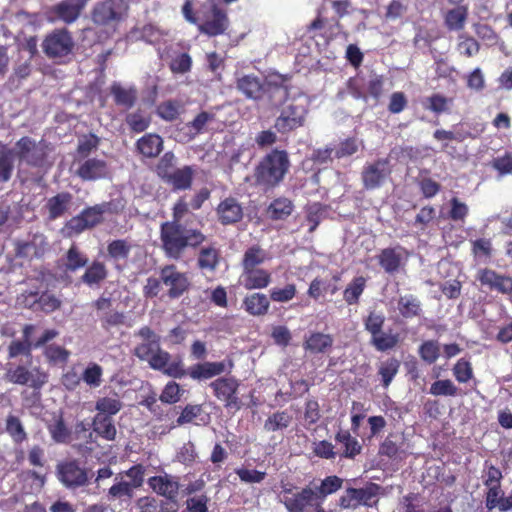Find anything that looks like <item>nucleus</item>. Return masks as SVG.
Masks as SVG:
<instances>
[{"label": "nucleus", "mask_w": 512, "mask_h": 512, "mask_svg": "<svg viewBox=\"0 0 512 512\" xmlns=\"http://www.w3.org/2000/svg\"><path fill=\"white\" fill-rule=\"evenodd\" d=\"M205 239L200 230L183 224L163 222L160 226L161 249L168 259L180 260L188 248H197Z\"/></svg>", "instance_id": "obj_1"}, {"label": "nucleus", "mask_w": 512, "mask_h": 512, "mask_svg": "<svg viewBox=\"0 0 512 512\" xmlns=\"http://www.w3.org/2000/svg\"><path fill=\"white\" fill-rule=\"evenodd\" d=\"M182 13L187 21L199 26V29L210 36L222 34L224 31V12L217 0H206L196 12L190 0H187Z\"/></svg>", "instance_id": "obj_2"}, {"label": "nucleus", "mask_w": 512, "mask_h": 512, "mask_svg": "<svg viewBox=\"0 0 512 512\" xmlns=\"http://www.w3.org/2000/svg\"><path fill=\"white\" fill-rule=\"evenodd\" d=\"M289 168L288 153L285 150L273 149L255 167V183L268 189L274 188L283 181Z\"/></svg>", "instance_id": "obj_3"}, {"label": "nucleus", "mask_w": 512, "mask_h": 512, "mask_svg": "<svg viewBox=\"0 0 512 512\" xmlns=\"http://www.w3.org/2000/svg\"><path fill=\"white\" fill-rule=\"evenodd\" d=\"M144 475L145 467L142 464L133 465L128 470L117 474L114 484L108 489V501L130 502L134 497L135 489L143 485Z\"/></svg>", "instance_id": "obj_4"}, {"label": "nucleus", "mask_w": 512, "mask_h": 512, "mask_svg": "<svg viewBox=\"0 0 512 512\" xmlns=\"http://www.w3.org/2000/svg\"><path fill=\"white\" fill-rule=\"evenodd\" d=\"M49 152V143L45 140L23 136L15 143L14 156L29 167L44 168L49 165Z\"/></svg>", "instance_id": "obj_5"}, {"label": "nucleus", "mask_w": 512, "mask_h": 512, "mask_svg": "<svg viewBox=\"0 0 512 512\" xmlns=\"http://www.w3.org/2000/svg\"><path fill=\"white\" fill-rule=\"evenodd\" d=\"M223 371L224 362L208 361L195 363L185 369L181 357H176L173 359L169 369L167 370V376L175 379H181L185 376H189L195 381L202 382L220 375Z\"/></svg>", "instance_id": "obj_6"}, {"label": "nucleus", "mask_w": 512, "mask_h": 512, "mask_svg": "<svg viewBox=\"0 0 512 512\" xmlns=\"http://www.w3.org/2000/svg\"><path fill=\"white\" fill-rule=\"evenodd\" d=\"M41 46L47 58L65 63L73 54L75 42L67 28H56L45 36Z\"/></svg>", "instance_id": "obj_7"}, {"label": "nucleus", "mask_w": 512, "mask_h": 512, "mask_svg": "<svg viewBox=\"0 0 512 512\" xmlns=\"http://www.w3.org/2000/svg\"><path fill=\"white\" fill-rule=\"evenodd\" d=\"M129 6L124 0H104L97 2L92 11L91 19L97 26L116 30V27L128 16Z\"/></svg>", "instance_id": "obj_8"}, {"label": "nucleus", "mask_w": 512, "mask_h": 512, "mask_svg": "<svg viewBox=\"0 0 512 512\" xmlns=\"http://www.w3.org/2000/svg\"><path fill=\"white\" fill-rule=\"evenodd\" d=\"M307 113V101L303 98H293L282 108L274 127L279 133L287 134L304 125Z\"/></svg>", "instance_id": "obj_9"}, {"label": "nucleus", "mask_w": 512, "mask_h": 512, "mask_svg": "<svg viewBox=\"0 0 512 512\" xmlns=\"http://www.w3.org/2000/svg\"><path fill=\"white\" fill-rule=\"evenodd\" d=\"M392 172L391 161L388 157L367 162L361 171L363 188L367 191L381 188L391 178Z\"/></svg>", "instance_id": "obj_10"}, {"label": "nucleus", "mask_w": 512, "mask_h": 512, "mask_svg": "<svg viewBox=\"0 0 512 512\" xmlns=\"http://www.w3.org/2000/svg\"><path fill=\"white\" fill-rule=\"evenodd\" d=\"M134 355L138 359L148 362L153 370L161 371L165 375L173 361L171 354L161 348L160 340L139 343L134 348Z\"/></svg>", "instance_id": "obj_11"}, {"label": "nucleus", "mask_w": 512, "mask_h": 512, "mask_svg": "<svg viewBox=\"0 0 512 512\" xmlns=\"http://www.w3.org/2000/svg\"><path fill=\"white\" fill-rule=\"evenodd\" d=\"M382 487L368 482L363 488H347L345 494L339 499V506L343 509H356L360 505L373 507L377 505Z\"/></svg>", "instance_id": "obj_12"}, {"label": "nucleus", "mask_w": 512, "mask_h": 512, "mask_svg": "<svg viewBox=\"0 0 512 512\" xmlns=\"http://www.w3.org/2000/svg\"><path fill=\"white\" fill-rule=\"evenodd\" d=\"M56 475L60 483L71 490L89 483V471L76 459L59 462L56 466Z\"/></svg>", "instance_id": "obj_13"}, {"label": "nucleus", "mask_w": 512, "mask_h": 512, "mask_svg": "<svg viewBox=\"0 0 512 512\" xmlns=\"http://www.w3.org/2000/svg\"><path fill=\"white\" fill-rule=\"evenodd\" d=\"M160 277L170 299L180 298L190 287V281L186 273L180 272L173 264L160 268Z\"/></svg>", "instance_id": "obj_14"}, {"label": "nucleus", "mask_w": 512, "mask_h": 512, "mask_svg": "<svg viewBox=\"0 0 512 512\" xmlns=\"http://www.w3.org/2000/svg\"><path fill=\"white\" fill-rule=\"evenodd\" d=\"M6 379L13 384L28 385L31 388L40 389L48 381V375L40 367L29 370L24 365H18L7 370Z\"/></svg>", "instance_id": "obj_15"}, {"label": "nucleus", "mask_w": 512, "mask_h": 512, "mask_svg": "<svg viewBox=\"0 0 512 512\" xmlns=\"http://www.w3.org/2000/svg\"><path fill=\"white\" fill-rule=\"evenodd\" d=\"M408 256L406 248L397 245L381 249L376 258L385 273L395 275L405 267Z\"/></svg>", "instance_id": "obj_16"}, {"label": "nucleus", "mask_w": 512, "mask_h": 512, "mask_svg": "<svg viewBox=\"0 0 512 512\" xmlns=\"http://www.w3.org/2000/svg\"><path fill=\"white\" fill-rule=\"evenodd\" d=\"M85 5L86 0H62L48 9V19L52 22L60 20L72 24L79 18Z\"/></svg>", "instance_id": "obj_17"}, {"label": "nucleus", "mask_w": 512, "mask_h": 512, "mask_svg": "<svg viewBox=\"0 0 512 512\" xmlns=\"http://www.w3.org/2000/svg\"><path fill=\"white\" fill-rule=\"evenodd\" d=\"M109 174V167L105 160L99 158H87L79 163L76 175L83 181H96L104 179Z\"/></svg>", "instance_id": "obj_18"}, {"label": "nucleus", "mask_w": 512, "mask_h": 512, "mask_svg": "<svg viewBox=\"0 0 512 512\" xmlns=\"http://www.w3.org/2000/svg\"><path fill=\"white\" fill-rule=\"evenodd\" d=\"M149 487L158 495L175 501L179 494V482L171 475H157L148 479Z\"/></svg>", "instance_id": "obj_19"}, {"label": "nucleus", "mask_w": 512, "mask_h": 512, "mask_svg": "<svg viewBox=\"0 0 512 512\" xmlns=\"http://www.w3.org/2000/svg\"><path fill=\"white\" fill-rule=\"evenodd\" d=\"M317 500V493L309 486L298 489L289 498L283 499V505L288 512H305L306 508L313 506V502Z\"/></svg>", "instance_id": "obj_20"}, {"label": "nucleus", "mask_w": 512, "mask_h": 512, "mask_svg": "<svg viewBox=\"0 0 512 512\" xmlns=\"http://www.w3.org/2000/svg\"><path fill=\"white\" fill-rule=\"evenodd\" d=\"M478 280L482 286H486L491 291H497L502 294L512 292V279L508 276L500 275L491 269L480 271Z\"/></svg>", "instance_id": "obj_21"}, {"label": "nucleus", "mask_w": 512, "mask_h": 512, "mask_svg": "<svg viewBox=\"0 0 512 512\" xmlns=\"http://www.w3.org/2000/svg\"><path fill=\"white\" fill-rule=\"evenodd\" d=\"M341 277V272H335L332 275L331 280H325L320 277H315L309 285L307 295L314 300H318L324 294H336L340 289L338 286V282L341 280Z\"/></svg>", "instance_id": "obj_22"}, {"label": "nucleus", "mask_w": 512, "mask_h": 512, "mask_svg": "<svg viewBox=\"0 0 512 512\" xmlns=\"http://www.w3.org/2000/svg\"><path fill=\"white\" fill-rule=\"evenodd\" d=\"M336 443L341 445L338 455L340 458L355 459L361 454L362 445L357 438L353 437L349 430L340 429L334 437Z\"/></svg>", "instance_id": "obj_23"}, {"label": "nucleus", "mask_w": 512, "mask_h": 512, "mask_svg": "<svg viewBox=\"0 0 512 512\" xmlns=\"http://www.w3.org/2000/svg\"><path fill=\"white\" fill-rule=\"evenodd\" d=\"M334 339L330 334L312 332L305 337L303 348L311 354H325L333 347Z\"/></svg>", "instance_id": "obj_24"}, {"label": "nucleus", "mask_w": 512, "mask_h": 512, "mask_svg": "<svg viewBox=\"0 0 512 512\" xmlns=\"http://www.w3.org/2000/svg\"><path fill=\"white\" fill-rule=\"evenodd\" d=\"M241 284L247 290L266 288L271 282V274L265 269H245L241 275Z\"/></svg>", "instance_id": "obj_25"}, {"label": "nucleus", "mask_w": 512, "mask_h": 512, "mask_svg": "<svg viewBox=\"0 0 512 512\" xmlns=\"http://www.w3.org/2000/svg\"><path fill=\"white\" fill-rule=\"evenodd\" d=\"M136 150L143 157H157L163 150V139L158 134L147 133L137 140Z\"/></svg>", "instance_id": "obj_26"}, {"label": "nucleus", "mask_w": 512, "mask_h": 512, "mask_svg": "<svg viewBox=\"0 0 512 512\" xmlns=\"http://www.w3.org/2000/svg\"><path fill=\"white\" fill-rule=\"evenodd\" d=\"M73 196L69 192H60L50 197L45 205L48 211V219L56 220L62 217L69 209Z\"/></svg>", "instance_id": "obj_27"}, {"label": "nucleus", "mask_w": 512, "mask_h": 512, "mask_svg": "<svg viewBox=\"0 0 512 512\" xmlns=\"http://www.w3.org/2000/svg\"><path fill=\"white\" fill-rule=\"evenodd\" d=\"M397 310L404 319L420 317L423 313L421 301L413 294L400 296L397 300Z\"/></svg>", "instance_id": "obj_28"}, {"label": "nucleus", "mask_w": 512, "mask_h": 512, "mask_svg": "<svg viewBox=\"0 0 512 512\" xmlns=\"http://www.w3.org/2000/svg\"><path fill=\"white\" fill-rule=\"evenodd\" d=\"M237 89L247 98L260 99L264 94V85L255 75H244L237 80Z\"/></svg>", "instance_id": "obj_29"}, {"label": "nucleus", "mask_w": 512, "mask_h": 512, "mask_svg": "<svg viewBox=\"0 0 512 512\" xmlns=\"http://www.w3.org/2000/svg\"><path fill=\"white\" fill-rule=\"evenodd\" d=\"M194 170L191 166L177 168L165 181L174 191H184L191 188Z\"/></svg>", "instance_id": "obj_30"}, {"label": "nucleus", "mask_w": 512, "mask_h": 512, "mask_svg": "<svg viewBox=\"0 0 512 512\" xmlns=\"http://www.w3.org/2000/svg\"><path fill=\"white\" fill-rule=\"evenodd\" d=\"M122 407L123 403L116 392L110 396L99 397L95 402L96 416L113 418V416L120 412Z\"/></svg>", "instance_id": "obj_31"}, {"label": "nucleus", "mask_w": 512, "mask_h": 512, "mask_svg": "<svg viewBox=\"0 0 512 512\" xmlns=\"http://www.w3.org/2000/svg\"><path fill=\"white\" fill-rule=\"evenodd\" d=\"M468 15V6H456L444 14V25L449 31H460L464 29Z\"/></svg>", "instance_id": "obj_32"}, {"label": "nucleus", "mask_w": 512, "mask_h": 512, "mask_svg": "<svg viewBox=\"0 0 512 512\" xmlns=\"http://www.w3.org/2000/svg\"><path fill=\"white\" fill-rule=\"evenodd\" d=\"M270 302L265 294L253 293L243 300L245 311L252 316H263L269 310Z\"/></svg>", "instance_id": "obj_33"}, {"label": "nucleus", "mask_w": 512, "mask_h": 512, "mask_svg": "<svg viewBox=\"0 0 512 512\" xmlns=\"http://www.w3.org/2000/svg\"><path fill=\"white\" fill-rule=\"evenodd\" d=\"M367 287V278L364 276L354 277L343 291V300L349 306L358 305L360 297Z\"/></svg>", "instance_id": "obj_34"}, {"label": "nucleus", "mask_w": 512, "mask_h": 512, "mask_svg": "<svg viewBox=\"0 0 512 512\" xmlns=\"http://www.w3.org/2000/svg\"><path fill=\"white\" fill-rule=\"evenodd\" d=\"M110 92L113 95L115 104L127 109L133 107L137 100V90L135 87L125 88L115 82L111 85Z\"/></svg>", "instance_id": "obj_35"}, {"label": "nucleus", "mask_w": 512, "mask_h": 512, "mask_svg": "<svg viewBox=\"0 0 512 512\" xmlns=\"http://www.w3.org/2000/svg\"><path fill=\"white\" fill-rule=\"evenodd\" d=\"M108 276V271L104 263L100 261H93L87 267L84 274L81 276V281L86 285L92 287L99 286Z\"/></svg>", "instance_id": "obj_36"}, {"label": "nucleus", "mask_w": 512, "mask_h": 512, "mask_svg": "<svg viewBox=\"0 0 512 512\" xmlns=\"http://www.w3.org/2000/svg\"><path fill=\"white\" fill-rule=\"evenodd\" d=\"M93 431L106 441H114L117 430L113 418L104 416H94L92 421Z\"/></svg>", "instance_id": "obj_37"}, {"label": "nucleus", "mask_w": 512, "mask_h": 512, "mask_svg": "<svg viewBox=\"0 0 512 512\" xmlns=\"http://www.w3.org/2000/svg\"><path fill=\"white\" fill-rule=\"evenodd\" d=\"M201 422H205V414L202 406L188 404L183 408L173 427L186 424L199 425Z\"/></svg>", "instance_id": "obj_38"}, {"label": "nucleus", "mask_w": 512, "mask_h": 512, "mask_svg": "<svg viewBox=\"0 0 512 512\" xmlns=\"http://www.w3.org/2000/svg\"><path fill=\"white\" fill-rule=\"evenodd\" d=\"M293 208L294 205L290 199L279 197L270 203L267 212L272 220H284L291 215Z\"/></svg>", "instance_id": "obj_39"}, {"label": "nucleus", "mask_w": 512, "mask_h": 512, "mask_svg": "<svg viewBox=\"0 0 512 512\" xmlns=\"http://www.w3.org/2000/svg\"><path fill=\"white\" fill-rule=\"evenodd\" d=\"M64 261L65 271L75 272L87 265L88 258L76 244H72L65 254Z\"/></svg>", "instance_id": "obj_40"}, {"label": "nucleus", "mask_w": 512, "mask_h": 512, "mask_svg": "<svg viewBox=\"0 0 512 512\" xmlns=\"http://www.w3.org/2000/svg\"><path fill=\"white\" fill-rule=\"evenodd\" d=\"M132 250V244L126 239H116L108 243V256L115 262L127 261Z\"/></svg>", "instance_id": "obj_41"}, {"label": "nucleus", "mask_w": 512, "mask_h": 512, "mask_svg": "<svg viewBox=\"0 0 512 512\" xmlns=\"http://www.w3.org/2000/svg\"><path fill=\"white\" fill-rule=\"evenodd\" d=\"M292 419V415L287 411L274 412L265 420L264 429L268 432L286 429L290 426Z\"/></svg>", "instance_id": "obj_42"}, {"label": "nucleus", "mask_w": 512, "mask_h": 512, "mask_svg": "<svg viewBox=\"0 0 512 512\" xmlns=\"http://www.w3.org/2000/svg\"><path fill=\"white\" fill-rule=\"evenodd\" d=\"M400 368V361L395 357L388 358L382 361L378 368V374L381 376L382 386L387 388L394 377L397 375Z\"/></svg>", "instance_id": "obj_43"}, {"label": "nucleus", "mask_w": 512, "mask_h": 512, "mask_svg": "<svg viewBox=\"0 0 512 512\" xmlns=\"http://www.w3.org/2000/svg\"><path fill=\"white\" fill-rule=\"evenodd\" d=\"M47 429L55 443H68L71 438V431L65 424L62 415L56 418L54 422L48 424Z\"/></svg>", "instance_id": "obj_44"}, {"label": "nucleus", "mask_w": 512, "mask_h": 512, "mask_svg": "<svg viewBox=\"0 0 512 512\" xmlns=\"http://www.w3.org/2000/svg\"><path fill=\"white\" fill-rule=\"evenodd\" d=\"M14 150L3 147L0 150V183L8 182L14 170Z\"/></svg>", "instance_id": "obj_45"}, {"label": "nucleus", "mask_w": 512, "mask_h": 512, "mask_svg": "<svg viewBox=\"0 0 512 512\" xmlns=\"http://www.w3.org/2000/svg\"><path fill=\"white\" fill-rule=\"evenodd\" d=\"M418 354L423 362L434 364L440 357V344L437 340H425L418 347Z\"/></svg>", "instance_id": "obj_46"}, {"label": "nucleus", "mask_w": 512, "mask_h": 512, "mask_svg": "<svg viewBox=\"0 0 512 512\" xmlns=\"http://www.w3.org/2000/svg\"><path fill=\"white\" fill-rule=\"evenodd\" d=\"M386 318L382 311L371 310L363 318L365 330L372 336L379 334L384 327Z\"/></svg>", "instance_id": "obj_47"}, {"label": "nucleus", "mask_w": 512, "mask_h": 512, "mask_svg": "<svg viewBox=\"0 0 512 512\" xmlns=\"http://www.w3.org/2000/svg\"><path fill=\"white\" fill-rule=\"evenodd\" d=\"M266 260L265 251L258 245L249 247L243 256L242 267L245 269H255Z\"/></svg>", "instance_id": "obj_48"}, {"label": "nucleus", "mask_w": 512, "mask_h": 512, "mask_svg": "<svg viewBox=\"0 0 512 512\" xmlns=\"http://www.w3.org/2000/svg\"><path fill=\"white\" fill-rule=\"evenodd\" d=\"M399 439L400 437L395 433L388 434L379 446V455L390 459L396 458L400 453L403 444L402 442H399Z\"/></svg>", "instance_id": "obj_49"}, {"label": "nucleus", "mask_w": 512, "mask_h": 512, "mask_svg": "<svg viewBox=\"0 0 512 512\" xmlns=\"http://www.w3.org/2000/svg\"><path fill=\"white\" fill-rule=\"evenodd\" d=\"M399 342L398 334L385 333L383 330L371 337V345L380 352L391 350L397 346Z\"/></svg>", "instance_id": "obj_50"}, {"label": "nucleus", "mask_w": 512, "mask_h": 512, "mask_svg": "<svg viewBox=\"0 0 512 512\" xmlns=\"http://www.w3.org/2000/svg\"><path fill=\"white\" fill-rule=\"evenodd\" d=\"M343 485V479L336 476H327L321 481V484L314 490L317 493V499L323 500L328 495L338 491Z\"/></svg>", "instance_id": "obj_51"}, {"label": "nucleus", "mask_w": 512, "mask_h": 512, "mask_svg": "<svg viewBox=\"0 0 512 512\" xmlns=\"http://www.w3.org/2000/svg\"><path fill=\"white\" fill-rule=\"evenodd\" d=\"M106 211L105 204H97L83 209L80 214L83 217L88 229L94 228L103 221V215Z\"/></svg>", "instance_id": "obj_52"}, {"label": "nucleus", "mask_w": 512, "mask_h": 512, "mask_svg": "<svg viewBox=\"0 0 512 512\" xmlns=\"http://www.w3.org/2000/svg\"><path fill=\"white\" fill-rule=\"evenodd\" d=\"M100 143V139L95 134H89L80 138L78 141L76 156L80 160L89 158V155L95 151Z\"/></svg>", "instance_id": "obj_53"}, {"label": "nucleus", "mask_w": 512, "mask_h": 512, "mask_svg": "<svg viewBox=\"0 0 512 512\" xmlns=\"http://www.w3.org/2000/svg\"><path fill=\"white\" fill-rule=\"evenodd\" d=\"M453 376L459 383H467L474 377L473 367L469 360L460 358L452 368Z\"/></svg>", "instance_id": "obj_54"}, {"label": "nucleus", "mask_w": 512, "mask_h": 512, "mask_svg": "<svg viewBox=\"0 0 512 512\" xmlns=\"http://www.w3.org/2000/svg\"><path fill=\"white\" fill-rule=\"evenodd\" d=\"M103 368L97 363H89L81 374L82 380L90 387L97 388L102 383Z\"/></svg>", "instance_id": "obj_55"}, {"label": "nucleus", "mask_w": 512, "mask_h": 512, "mask_svg": "<svg viewBox=\"0 0 512 512\" xmlns=\"http://www.w3.org/2000/svg\"><path fill=\"white\" fill-rule=\"evenodd\" d=\"M6 432L15 443H22L27 439V433L17 416L9 415L6 419Z\"/></svg>", "instance_id": "obj_56"}, {"label": "nucleus", "mask_w": 512, "mask_h": 512, "mask_svg": "<svg viewBox=\"0 0 512 512\" xmlns=\"http://www.w3.org/2000/svg\"><path fill=\"white\" fill-rule=\"evenodd\" d=\"M175 162L176 157L172 152H166L158 161L155 171L164 182L177 169Z\"/></svg>", "instance_id": "obj_57"}, {"label": "nucleus", "mask_w": 512, "mask_h": 512, "mask_svg": "<svg viewBox=\"0 0 512 512\" xmlns=\"http://www.w3.org/2000/svg\"><path fill=\"white\" fill-rule=\"evenodd\" d=\"M131 35L134 36L136 40H142L149 44L157 43L161 36L160 31L152 24H145L141 28L132 30Z\"/></svg>", "instance_id": "obj_58"}, {"label": "nucleus", "mask_w": 512, "mask_h": 512, "mask_svg": "<svg viewBox=\"0 0 512 512\" xmlns=\"http://www.w3.org/2000/svg\"><path fill=\"white\" fill-rule=\"evenodd\" d=\"M61 300L54 294L45 291L38 296L37 311H42L46 314H50L61 307Z\"/></svg>", "instance_id": "obj_59"}, {"label": "nucleus", "mask_w": 512, "mask_h": 512, "mask_svg": "<svg viewBox=\"0 0 512 512\" xmlns=\"http://www.w3.org/2000/svg\"><path fill=\"white\" fill-rule=\"evenodd\" d=\"M180 104L176 100H167L157 106V115L165 121H174L178 118Z\"/></svg>", "instance_id": "obj_60"}, {"label": "nucleus", "mask_w": 512, "mask_h": 512, "mask_svg": "<svg viewBox=\"0 0 512 512\" xmlns=\"http://www.w3.org/2000/svg\"><path fill=\"white\" fill-rule=\"evenodd\" d=\"M429 393L434 396L455 397L458 394V388L450 379L437 380L431 384Z\"/></svg>", "instance_id": "obj_61"}, {"label": "nucleus", "mask_w": 512, "mask_h": 512, "mask_svg": "<svg viewBox=\"0 0 512 512\" xmlns=\"http://www.w3.org/2000/svg\"><path fill=\"white\" fill-rule=\"evenodd\" d=\"M125 121L131 131L135 133H141L145 131L150 125V118L145 116L143 112L136 111L127 114Z\"/></svg>", "instance_id": "obj_62"}, {"label": "nucleus", "mask_w": 512, "mask_h": 512, "mask_svg": "<svg viewBox=\"0 0 512 512\" xmlns=\"http://www.w3.org/2000/svg\"><path fill=\"white\" fill-rule=\"evenodd\" d=\"M436 218V210L434 207L427 205L420 209L415 216L413 225L421 232L425 231L430 223Z\"/></svg>", "instance_id": "obj_63"}, {"label": "nucleus", "mask_w": 512, "mask_h": 512, "mask_svg": "<svg viewBox=\"0 0 512 512\" xmlns=\"http://www.w3.org/2000/svg\"><path fill=\"white\" fill-rule=\"evenodd\" d=\"M491 167L498 172L500 176L512 173V152L506 151L503 155L494 157L490 162Z\"/></svg>", "instance_id": "obj_64"}]
</instances>
